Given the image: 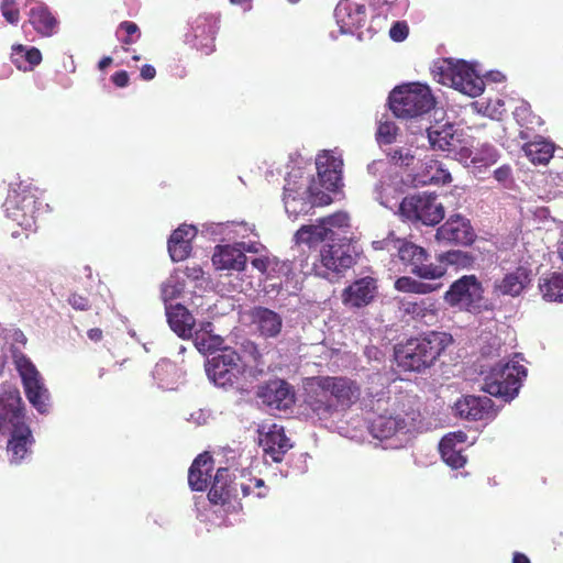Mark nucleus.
Wrapping results in <instances>:
<instances>
[{
    "mask_svg": "<svg viewBox=\"0 0 563 563\" xmlns=\"http://www.w3.org/2000/svg\"><path fill=\"white\" fill-rule=\"evenodd\" d=\"M431 75L437 82L470 97L479 96L485 88L484 80L463 60L439 59L432 65Z\"/></svg>",
    "mask_w": 563,
    "mask_h": 563,
    "instance_id": "obj_3",
    "label": "nucleus"
},
{
    "mask_svg": "<svg viewBox=\"0 0 563 563\" xmlns=\"http://www.w3.org/2000/svg\"><path fill=\"white\" fill-rule=\"evenodd\" d=\"M25 424V405L15 386L4 387L0 391V433Z\"/></svg>",
    "mask_w": 563,
    "mask_h": 563,
    "instance_id": "obj_14",
    "label": "nucleus"
},
{
    "mask_svg": "<svg viewBox=\"0 0 563 563\" xmlns=\"http://www.w3.org/2000/svg\"><path fill=\"white\" fill-rule=\"evenodd\" d=\"M335 411H347L361 398L360 384L347 376L325 375Z\"/></svg>",
    "mask_w": 563,
    "mask_h": 563,
    "instance_id": "obj_16",
    "label": "nucleus"
},
{
    "mask_svg": "<svg viewBox=\"0 0 563 563\" xmlns=\"http://www.w3.org/2000/svg\"><path fill=\"white\" fill-rule=\"evenodd\" d=\"M252 323L258 333L265 338H276L283 328L282 317L266 307L257 306L250 311Z\"/></svg>",
    "mask_w": 563,
    "mask_h": 563,
    "instance_id": "obj_24",
    "label": "nucleus"
},
{
    "mask_svg": "<svg viewBox=\"0 0 563 563\" xmlns=\"http://www.w3.org/2000/svg\"><path fill=\"white\" fill-rule=\"evenodd\" d=\"M67 301L75 310L78 311H87L91 308L90 299L78 292H71Z\"/></svg>",
    "mask_w": 563,
    "mask_h": 563,
    "instance_id": "obj_49",
    "label": "nucleus"
},
{
    "mask_svg": "<svg viewBox=\"0 0 563 563\" xmlns=\"http://www.w3.org/2000/svg\"><path fill=\"white\" fill-rule=\"evenodd\" d=\"M395 117L412 119L430 112L435 107V98L428 85L408 82L395 87L388 97Z\"/></svg>",
    "mask_w": 563,
    "mask_h": 563,
    "instance_id": "obj_2",
    "label": "nucleus"
},
{
    "mask_svg": "<svg viewBox=\"0 0 563 563\" xmlns=\"http://www.w3.org/2000/svg\"><path fill=\"white\" fill-rule=\"evenodd\" d=\"M407 312L416 319L434 318L438 311L437 302L431 299H421L420 301L409 302Z\"/></svg>",
    "mask_w": 563,
    "mask_h": 563,
    "instance_id": "obj_45",
    "label": "nucleus"
},
{
    "mask_svg": "<svg viewBox=\"0 0 563 563\" xmlns=\"http://www.w3.org/2000/svg\"><path fill=\"white\" fill-rule=\"evenodd\" d=\"M321 223L325 228L329 241H335L350 231V217L346 212L339 211L333 214L320 218Z\"/></svg>",
    "mask_w": 563,
    "mask_h": 563,
    "instance_id": "obj_35",
    "label": "nucleus"
},
{
    "mask_svg": "<svg viewBox=\"0 0 563 563\" xmlns=\"http://www.w3.org/2000/svg\"><path fill=\"white\" fill-rule=\"evenodd\" d=\"M166 317L170 329L183 339L191 338L196 320L183 305H166Z\"/></svg>",
    "mask_w": 563,
    "mask_h": 563,
    "instance_id": "obj_28",
    "label": "nucleus"
},
{
    "mask_svg": "<svg viewBox=\"0 0 563 563\" xmlns=\"http://www.w3.org/2000/svg\"><path fill=\"white\" fill-rule=\"evenodd\" d=\"M236 482L238 476L230 468H218L208 492L210 504L221 506L225 511L235 510V504L240 499Z\"/></svg>",
    "mask_w": 563,
    "mask_h": 563,
    "instance_id": "obj_12",
    "label": "nucleus"
},
{
    "mask_svg": "<svg viewBox=\"0 0 563 563\" xmlns=\"http://www.w3.org/2000/svg\"><path fill=\"white\" fill-rule=\"evenodd\" d=\"M385 241H374L373 247L375 250H383L384 249Z\"/></svg>",
    "mask_w": 563,
    "mask_h": 563,
    "instance_id": "obj_64",
    "label": "nucleus"
},
{
    "mask_svg": "<svg viewBox=\"0 0 563 563\" xmlns=\"http://www.w3.org/2000/svg\"><path fill=\"white\" fill-rule=\"evenodd\" d=\"M396 134H397V126L395 125V123L389 122V121H385V122L380 121L379 122L377 132H376V137H377L378 142L384 143V144H390L395 141Z\"/></svg>",
    "mask_w": 563,
    "mask_h": 563,
    "instance_id": "obj_48",
    "label": "nucleus"
},
{
    "mask_svg": "<svg viewBox=\"0 0 563 563\" xmlns=\"http://www.w3.org/2000/svg\"><path fill=\"white\" fill-rule=\"evenodd\" d=\"M11 62L18 69L30 71L41 64L42 53L36 47L26 48L22 44H16L12 46Z\"/></svg>",
    "mask_w": 563,
    "mask_h": 563,
    "instance_id": "obj_34",
    "label": "nucleus"
},
{
    "mask_svg": "<svg viewBox=\"0 0 563 563\" xmlns=\"http://www.w3.org/2000/svg\"><path fill=\"white\" fill-rule=\"evenodd\" d=\"M222 344V339L217 335H209L208 333H196L195 345L200 352H211L217 350Z\"/></svg>",
    "mask_w": 563,
    "mask_h": 563,
    "instance_id": "obj_46",
    "label": "nucleus"
},
{
    "mask_svg": "<svg viewBox=\"0 0 563 563\" xmlns=\"http://www.w3.org/2000/svg\"><path fill=\"white\" fill-rule=\"evenodd\" d=\"M8 432L10 433V439L7 444V450L11 453V461L19 463L25 457L31 445L34 443L32 431L25 423Z\"/></svg>",
    "mask_w": 563,
    "mask_h": 563,
    "instance_id": "obj_31",
    "label": "nucleus"
},
{
    "mask_svg": "<svg viewBox=\"0 0 563 563\" xmlns=\"http://www.w3.org/2000/svg\"><path fill=\"white\" fill-rule=\"evenodd\" d=\"M428 139L434 150L450 151L453 146L454 133L452 125H444L441 129L429 128Z\"/></svg>",
    "mask_w": 563,
    "mask_h": 563,
    "instance_id": "obj_40",
    "label": "nucleus"
},
{
    "mask_svg": "<svg viewBox=\"0 0 563 563\" xmlns=\"http://www.w3.org/2000/svg\"><path fill=\"white\" fill-rule=\"evenodd\" d=\"M320 263L328 273L342 274L356 263V252L352 246V238L343 235L329 241L320 250Z\"/></svg>",
    "mask_w": 563,
    "mask_h": 563,
    "instance_id": "obj_11",
    "label": "nucleus"
},
{
    "mask_svg": "<svg viewBox=\"0 0 563 563\" xmlns=\"http://www.w3.org/2000/svg\"><path fill=\"white\" fill-rule=\"evenodd\" d=\"M29 22L32 24L34 30L43 36L53 35L58 25L57 19L44 4H37L31 8Z\"/></svg>",
    "mask_w": 563,
    "mask_h": 563,
    "instance_id": "obj_33",
    "label": "nucleus"
},
{
    "mask_svg": "<svg viewBox=\"0 0 563 563\" xmlns=\"http://www.w3.org/2000/svg\"><path fill=\"white\" fill-rule=\"evenodd\" d=\"M316 166L321 187L335 192L342 186L343 161L332 152L324 151L317 156Z\"/></svg>",
    "mask_w": 563,
    "mask_h": 563,
    "instance_id": "obj_20",
    "label": "nucleus"
},
{
    "mask_svg": "<svg viewBox=\"0 0 563 563\" xmlns=\"http://www.w3.org/2000/svg\"><path fill=\"white\" fill-rule=\"evenodd\" d=\"M439 450L443 461L452 468L459 470L466 464V456L462 454L461 449H456L455 445H452L451 438H442Z\"/></svg>",
    "mask_w": 563,
    "mask_h": 563,
    "instance_id": "obj_41",
    "label": "nucleus"
},
{
    "mask_svg": "<svg viewBox=\"0 0 563 563\" xmlns=\"http://www.w3.org/2000/svg\"><path fill=\"white\" fill-rule=\"evenodd\" d=\"M539 289L544 300L563 302V272H554L541 278Z\"/></svg>",
    "mask_w": 563,
    "mask_h": 563,
    "instance_id": "obj_36",
    "label": "nucleus"
},
{
    "mask_svg": "<svg viewBox=\"0 0 563 563\" xmlns=\"http://www.w3.org/2000/svg\"><path fill=\"white\" fill-rule=\"evenodd\" d=\"M408 33L409 29L406 22H395L389 30V36L396 42L404 41Z\"/></svg>",
    "mask_w": 563,
    "mask_h": 563,
    "instance_id": "obj_50",
    "label": "nucleus"
},
{
    "mask_svg": "<svg viewBox=\"0 0 563 563\" xmlns=\"http://www.w3.org/2000/svg\"><path fill=\"white\" fill-rule=\"evenodd\" d=\"M197 230L194 225L183 224L178 227L168 240V253L172 261H185L191 253V240L196 236Z\"/></svg>",
    "mask_w": 563,
    "mask_h": 563,
    "instance_id": "obj_26",
    "label": "nucleus"
},
{
    "mask_svg": "<svg viewBox=\"0 0 563 563\" xmlns=\"http://www.w3.org/2000/svg\"><path fill=\"white\" fill-rule=\"evenodd\" d=\"M400 262L410 268V273L421 279H439L446 273L445 264L429 263V253L422 246L401 241L398 246Z\"/></svg>",
    "mask_w": 563,
    "mask_h": 563,
    "instance_id": "obj_8",
    "label": "nucleus"
},
{
    "mask_svg": "<svg viewBox=\"0 0 563 563\" xmlns=\"http://www.w3.org/2000/svg\"><path fill=\"white\" fill-rule=\"evenodd\" d=\"M243 246L244 243L218 245L212 256L213 265L217 269L244 271L247 258Z\"/></svg>",
    "mask_w": 563,
    "mask_h": 563,
    "instance_id": "obj_23",
    "label": "nucleus"
},
{
    "mask_svg": "<svg viewBox=\"0 0 563 563\" xmlns=\"http://www.w3.org/2000/svg\"><path fill=\"white\" fill-rule=\"evenodd\" d=\"M486 155H487L486 158H482V157H479L478 154H475V156L472 157V163H474V164L490 165V164H494L496 162L497 153H496L495 148H493L492 146H488L486 148Z\"/></svg>",
    "mask_w": 563,
    "mask_h": 563,
    "instance_id": "obj_53",
    "label": "nucleus"
},
{
    "mask_svg": "<svg viewBox=\"0 0 563 563\" xmlns=\"http://www.w3.org/2000/svg\"><path fill=\"white\" fill-rule=\"evenodd\" d=\"M156 76V69L154 66L150 65V64H145L141 67L140 69V77L143 79V80H152L154 79Z\"/></svg>",
    "mask_w": 563,
    "mask_h": 563,
    "instance_id": "obj_58",
    "label": "nucleus"
},
{
    "mask_svg": "<svg viewBox=\"0 0 563 563\" xmlns=\"http://www.w3.org/2000/svg\"><path fill=\"white\" fill-rule=\"evenodd\" d=\"M378 291L377 280L365 276L354 280L342 291V303L350 309H360L371 305Z\"/></svg>",
    "mask_w": 563,
    "mask_h": 563,
    "instance_id": "obj_17",
    "label": "nucleus"
},
{
    "mask_svg": "<svg viewBox=\"0 0 563 563\" xmlns=\"http://www.w3.org/2000/svg\"><path fill=\"white\" fill-rule=\"evenodd\" d=\"M441 285H432L419 282L409 276H401L395 280L394 287L401 292L427 295L440 288Z\"/></svg>",
    "mask_w": 563,
    "mask_h": 563,
    "instance_id": "obj_39",
    "label": "nucleus"
},
{
    "mask_svg": "<svg viewBox=\"0 0 563 563\" xmlns=\"http://www.w3.org/2000/svg\"><path fill=\"white\" fill-rule=\"evenodd\" d=\"M184 274L187 278L192 280H199L203 276V271L199 264L187 265L184 269Z\"/></svg>",
    "mask_w": 563,
    "mask_h": 563,
    "instance_id": "obj_56",
    "label": "nucleus"
},
{
    "mask_svg": "<svg viewBox=\"0 0 563 563\" xmlns=\"http://www.w3.org/2000/svg\"><path fill=\"white\" fill-rule=\"evenodd\" d=\"M206 372L210 380L220 387L233 386L243 373L240 355L231 347L220 351L208 360Z\"/></svg>",
    "mask_w": 563,
    "mask_h": 563,
    "instance_id": "obj_9",
    "label": "nucleus"
},
{
    "mask_svg": "<svg viewBox=\"0 0 563 563\" xmlns=\"http://www.w3.org/2000/svg\"><path fill=\"white\" fill-rule=\"evenodd\" d=\"M494 177L498 183L508 185L511 181V168L507 165L500 166L494 172Z\"/></svg>",
    "mask_w": 563,
    "mask_h": 563,
    "instance_id": "obj_52",
    "label": "nucleus"
},
{
    "mask_svg": "<svg viewBox=\"0 0 563 563\" xmlns=\"http://www.w3.org/2000/svg\"><path fill=\"white\" fill-rule=\"evenodd\" d=\"M238 493L241 492L242 497L254 496L263 498L267 495V487L262 478L252 476L251 474H240L238 476Z\"/></svg>",
    "mask_w": 563,
    "mask_h": 563,
    "instance_id": "obj_38",
    "label": "nucleus"
},
{
    "mask_svg": "<svg viewBox=\"0 0 563 563\" xmlns=\"http://www.w3.org/2000/svg\"><path fill=\"white\" fill-rule=\"evenodd\" d=\"M262 402L276 410H287L295 404L292 387L285 380H269L257 391Z\"/></svg>",
    "mask_w": 563,
    "mask_h": 563,
    "instance_id": "obj_18",
    "label": "nucleus"
},
{
    "mask_svg": "<svg viewBox=\"0 0 563 563\" xmlns=\"http://www.w3.org/2000/svg\"><path fill=\"white\" fill-rule=\"evenodd\" d=\"M14 365L21 377L24 394L29 402L40 413H47L51 395L44 379L32 361L24 354L14 355Z\"/></svg>",
    "mask_w": 563,
    "mask_h": 563,
    "instance_id": "obj_7",
    "label": "nucleus"
},
{
    "mask_svg": "<svg viewBox=\"0 0 563 563\" xmlns=\"http://www.w3.org/2000/svg\"><path fill=\"white\" fill-rule=\"evenodd\" d=\"M553 152V145L547 142L531 143L526 150L527 156L534 165L547 164L552 158Z\"/></svg>",
    "mask_w": 563,
    "mask_h": 563,
    "instance_id": "obj_43",
    "label": "nucleus"
},
{
    "mask_svg": "<svg viewBox=\"0 0 563 563\" xmlns=\"http://www.w3.org/2000/svg\"><path fill=\"white\" fill-rule=\"evenodd\" d=\"M420 411L410 401L398 402L390 413L375 417L369 426L371 434L378 440L407 434L417 429Z\"/></svg>",
    "mask_w": 563,
    "mask_h": 563,
    "instance_id": "obj_4",
    "label": "nucleus"
},
{
    "mask_svg": "<svg viewBox=\"0 0 563 563\" xmlns=\"http://www.w3.org/2000/svg\"><path fill=\"white\" fill-rule=\"evenodd\" d=\"M391 159L396 164L408 166L413 161V156L409 152L404 153L402 150H395L391 154Z\"/></svg>",
    "mask_w": 563,
    "mask_h": 563,
    "instance_id": "obj_54",
    "label": "nucleus"
},
{
    "mask_svg": "<svg viewBox=\"0 0 563 563\" xmlns=\"http://www.w3.org/2000/svg\"><path fill=\"white\" fill-rule=\"evenodd\" d=\"M415 180L418 185H446L452 181L450 172L438 159H427L422 163Z\"/></svg>",
    "mask_w": 563,
    "mask_h": 563,
    "instance_id": "obj_32",
    "label": "nucleus"
},
{
    "mask_svg": "<svg viewBox=\"0 0 563 563\" xmlns=\"http://www.w3.org/2000/svg\"><path fill=\"white\" fill-rule=\"evenodd\" d=\"M438 261L439 264L445 263L462 268H468L473 266L475 257L468 252L454 250L440 254Z\"/></svg>",
    "mask_w": 563,
    "mask_h": 563,
    "instance_id": "obj_44",
    "label": "nucleus"
},
{
    "mask_svg": "<svg viewBox=\"0 0 563 563\" xmlns=\"http://www.w3.org/2000/svg\"><path fill=\"white\" fill-rule=\"evenodd\" d=\"M112 84L118 88H124L129 85L130 77L126 70L115 71L111 76Z\"/></svg>",
    "mask_w": 563,
    "mask_h": 563,
    "instance_id": "obj_55",
    "label": "nucleus"
},
{
    "mask_svg": "<svg viewBox=\"0 0 563 563\" xmlns=\"http://www.w3.org/2000/svg\"><path fill=\"white\" fill-rule=\"evenodd\" d=\"M232 4H240L243 5L244 9L251 8V0H230Z\"/></svg>",
    "mask_w": 563,
    "mask_h": 563,
    "instance_id": "obj_63",
    "label": "nucleus"
},
{
    "mask_svg": "<svg viewBox=\"0 0 563 563\" xmlns=\"http://www.w3.org/2000/svg\"><path fill=\"white\" fill-rule=\"evenodd\" d=\"M455 413L470 421L488 419L494 415L493 400L486 396H463L454 404Z\"/></svg>",
    "mask_w": 563,
    "mask_h": 563,
    "instance_id": "obj_22",
    "label": "nucleus"
},
{
    "mask_svg": "<svg viewBox=\"0 0 563 563\" xmlns=\"http://www.w3.org/2000/svg\"><path fill=\"white\" fill-rule=\"evenodd\" d=\"M214 462L212 456L208 453L199 454L188 471V485L191 490L203 492L210 483Z\"/></svg>",
    "mask_w": 563,
    "mask_h": 563,
    "instance_id": "obj_25",
    "label": "nucleus"
},
{
    "mask_svg": "<svg viewBox=\"0 0 563 563\" xmlns=\"http://www.w3.org/2000/svg\"><path fill=\"white\" fill-rule=\"evenodd\" d=\"M260 443L274 462H280L284 454L291 448L284 428L276 423L269 427L268 431L261 438Z\"/></svg>",
    "mask_w": 563,
    "mask_h": 563,
    "instance_id": "obj_29",
    "label": "nucleus"
},
{
    "mask_svg": "<svg viewBox=\"0 0 563 563\" xmlns=\"http://www.w3.org/2000/svg\"><path fill=\"white\" fill-rule=\"evenodd\" d=\"M87 336L92 342H100L103 339V332L100 328H92L88 330Z\"/></svg>",
    "mask_w": 563,
    "mask_h": 563,
    "instance_id": "obj_59",
    "label": "nucleus"
},
{
    "mask_svg": "<svg viewBox=\"0 0 563 563\" xmlns=\"http://www.w3.org/2000/svg\"><path fill=\"white\" fill-rule=\"evenodd\" d=\"M1 11L2 15L9 23L16 24L19 22L20 12L19 9L13 3L4 2L2 4Z\"/></svg>",
    "mask_w": 563,
    "mask_h": 563,
    "instance_id": "obj_51",
    "label": "nucleus"
},
{
    "mask_svg": "<svg viewBox=\"0 0 563 563\" xmlns=\"http://www.w3.org/2000/svg\"><path fill=\"white\" fill-rule=\"evenodd\" d=\"M251 264L260 273L265 274L269 266V260L265 256L256 257V258L252 260Z\"/></svg>",
    "mask_w": 563,
    "mask_h": 563,
    "instance_id": "obj_57",
    "label": "nucleus"
},
{
    "mask_svg": "<svg viewBox=\"0 0 563 563\" xmlns=\"http://www.w3.org/2000/svg\"><path fill=\"white\" fill-rule=\"evenodd\" d=\"M483 288L476 276L467 275L455 280L444 294V300L451 307L466 310L478 306L482 300Z\"/></svg>",
    "mask_w": 563,
    "mask_h": 563,
    "instance_id": "obj_15",
    "label": "nucleus"
},
{
    "mask_svg": "<svg viewBox=\"0 0 563 563\" xmlns=\"http://www.w3.org/2000/svg\"><path fill=\"white\" fill-rule=\"evenodd\" d=\"M37 197L34 189L20 183L4 201V210L12 221L22 228H30L34 223Z\"/></svg>",
    "mask_w": 563,
    "mask_h": 563,
    "instance_id": "obj_10",
    "label": "nucleus"
},
{
    "mask_svg": "<svg viewBox=\"0 0 563 563\" xmlns=\"http://www.w3.org/2000/svg\"><path fill=\"white\" fill-rule=\"evenodd\" d=\"M334 15L342 33L353 34L366 24V7L351 0H342L338 3Z\"/></svg>",
    "mask_w": 563,
    "mask_h": 563,
    "instance_id": "obj_21",
    "label": "nucleus"
},
{
    "mask_svg": "<svg viewBox=\"0 0 563 563\" xmlns=\"http://www.w3.org/2000/svg\"><path fill=\"white\" fill-rule=\"evenodd\" d=\"M117 36L123 44V51L129 52V46L135 44L141 37V31L136 23L123 21L117 29Z\"/></svg>",
    "mask_w": 563,
    "mask_h": 563,
    "instance_id": "obj_42",
    "label": "nucleus"
},
{
    "mask_svg": "<svg viewBox=\"0 0 563 563\" xmlns=\"http://www.w3.org/2000/svg\"><path fill=\"white\" fill-rule=\"evenodd\" d=\"M295 240L297 243L311 246L320 242H329V236L321 220L318 219L316 224L301 225L295 234Z\"/></svg>",
    "mask_w": 563,
    "mask_h": 563,
    "instance_id": "obj_37",
    "label": "nucleus"
},
{
    "mask_svg": "<svg viewBox=\"0 0 563 563\" xmlns=\"http://www.w3.org/2000/svg\"><path fill=\"white\" fill-rule=\"evenodd\" d=\"M305 404L320 419L332 417L336 411L325 376H313L305 380Z\"/></svg>",
    "mask_w": 563,
    "mask_h": 563,
    "instance_id": "obj_13",
    "label": "nucleus"
},
{
    "mask_svg": "<svg viewBox=\"0 0 563 563\" xmlns=\"http://www.w3.org/2000/svg\"><path fill=\"white\" fill-rule=\"evenodd\" d=\"M113 59L112 57L110 56H103L99 63H98V67L100 70H103L106 69L107 67H109L111 64H112Z\"/></svg>",
    "mask_w": 563,
    "mask_h": 563,
    "instance_id": "obj_62",
    "label": "nucleus"
},
{
    "mask_svg": "<svg viewBox=\"0 0 563 563\" xmlns=\"http://www.w3.org/2000/svg\"><path fill=\"white\" fill-rule=\"evenodd\" d=\"M527 377V368L518 362L499 363L484 378L482 389L494 397L514 399Z\"/></svg>",
    "mask_w": 563,
    "mask_h": 563,
    "instance_id": "obj_5",
    "label": "nucleus"
},
{
    "mask_svg": "<svg viewBox=\"0 0 563 563\" xmlns=\"http://www.w3.org/2000/svg\"><path fill=\"white\" fill-rule=\"evenodd\" d=\"M185 285L179 283L173 278L166 280L162 286V298L164 302H168L181 295L184 291Z\"/></svg>",
    "mask_w": 563,
    "mask_h": 563,
    "instance_id": "obj_47",
    "label": "nucleus"
},
{
    "mask_svg": "<svg viewBox=\"0 0 563 563\" xmlns=\"http://www.w3.org/2000/svg\"><path fill=\"white\" fill-rule=\"evenodd\" d=\"M309 189L307 185L301 184L297 186L296 184L287 181L284 187V205L289 216L297 218L308 212L311 207L308 196Z\"/></svg>",
    "mask_w": 563,
    "mask_h": 563,
    "instance_id": "obj_27",
    "label": "nucleus"
},
{
    "mask_svg": "<svg viewBox=\"0 0 563 563\" xmlns=\"http://www.w3.org/2000/svg\"><path fill=\"white\" fill-rule=\"evenodd\" d=\"M444 438H451L452 439V445H455L456 444H463L465 441H466V434L462 431H459V432H455V433H450L448 435H445Z\"/></svg>",
    "mask_w": 563,
    "mask_h": 563,
    "instance_id": "obj_60",
    "label": "nucleus"
},
{
    "mask_svg": "<svg viewBox=\"0 0 563 563\" xmlns=\"http://www.w3.org/2000/svg\"><path fill=\"white\" fill-rule=\"evenodd\" d=\"M512 563H530V560L526 554L521 552H515L512 556Z\"/></svg>",
    "mask_w": 563,
    "mask_h": 563,
    "instance_id": "obj_61",
    "label": "nucleus"
},
{
    "mask_svg": "<svg viewBox=\"0 0 563 563\" xmlns=\"http://www.w3.org/2000/svg\"><path fill=\"white\" fill-rule=\"evenodd\" d=\"M399 213L413 224L433 227L443 220L444 207L437 195L419 192L402 199Z\"/></svg>",
    "mask_w": 563,
    "mask_h": 563,
    "instance_id": "obj_6",
    "label": "nucleus"
},
{
    "mask_svg": "<svg viewBox=\"0 0 563 563\" xmlns=\"http://www.w3.org/2000/svg\"><path fill=\"white\" fill-rule=\"evenodd\" d=\"M452 343L451 334L430 331L397 344L395 346V360L398 367L405 372L423 373L434 366Z\"/></svg>",
    "mask_w": 563,
    "mask_h": 563,
    "instance_id": "obj_1",
    "label": "nucleus"
},
{
    "mask_svg": "<svg viewBox=\"0 0 563 563\" xmlns=\"http://www.w3.org/2000/svg\"><path fill=\"white\" fill-rule=\"evenodd\" d=\"M439 242L470 245L475 240V232L470 221L461 216H451L435 233Z\"/></svg>",
    "mask_w": 563,
    "mask_h": 563,
    "instance_id": "obj_19",
    "label": "nucleus"
},
{
    "mask_svg": "<svg viewBox=\"0 0 563 563\" xmlns=\"http://www.w3.org/2000/svg\"><path fill=\"white\" fill-rule=\"evenodd\" d=\"M531 283V272L519 266L514 272L507 273L503 279L496 282L495 290L503 296H519Z\"/></svg>",
    "mask_w": 563,
    "mask_h": 563,
    "instance_id": "obj_30",
    "label": "nucleus"
}]
</instances>
